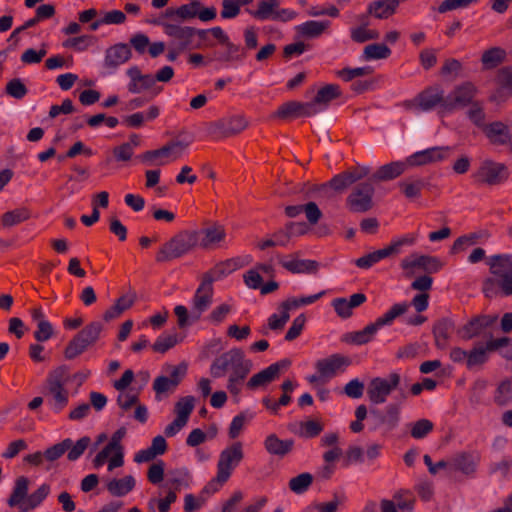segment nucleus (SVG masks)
<instances>
[{
    "mask_svg": "<svg viewBox=\"0 0 512 512\" xmlns=\"http://www.w3.org/2000/svg\"><path fill=\"white\" fill-rule=\"evenodd\" d=\"M124 447H116L107 443L94 457L92 463L95 468L107 465V471L120 468L124 465Z\"/></svg>",
    "mask_w": 512,
    "mask_h": 512,
    "instance_id": "obj_7",
    "label": "nucleus"
},
{
    "mask_svg": "<svg viewBox=\"0 0 512 512\" xmlns=\"http://www.w3.org/2000/svg\"><path fill=\"white\" fill-rule=\"evenodd\" d=\"M5 92L15 99H22L27 95L28 89L20 78H13L7 83Z\"/></svg>",
    "mask_w": 512,
    "mask_h": 512,
    "instance_id": "obj_53",
    "label": "nucleus"
},
{
    "mask_svg": "<svg viewBox=\"0 0 512 512\" xmlns=\"http://www.w3.org/2000/svg\"><path fill=\"white\" fill-rule=\"evenodd\" d=\"M418 257L420 261V269L427 273H435L442 267V263L436 257L429 255H420Z\"/></svg>",
    "mask_w": 512,
    "mask_h": 512,
    "instance_id": "obj_61",
    "label": "nucleus"
},
{
    "mask_svg": "<svg viewBox=\"0 0 512 512\" xmlns=\"http://www.w3.org/2000/svg\"><path fill=\"white\" fill-rule=\"evenodd\" d=\"M482 130L493 145H504L510 142L512 134L508 126L501 121L487 124Z\"/></svg>",
    "mask_w": 512,
    "mask_h": 512,
    "instance_id": "obj_18",
    "label": "nucleus"
},
{
    "mask_svg": "<svg viewBox=\"0 0 512 512\" xmlns=\"http://www.w3.org/2000/svg\"><path fill=\"white\" fill-rule=\"evenodd\" d=\"M213 293L208 291L196 290L193 297V319L198 320L201 314L207 310L212 303Z\"/></svg>",
    "mask_w": 512,
    "mask_h": 512,
    "instance_id": "obj_40",
    "label": "nucleus"
},
{
    "mask_svg": "<svg viewBox=\"0 0 512 512\" xmlns=\"http://www.w3.org/2000/svg\"><path fill=\"white\" fill-rule=\"evenodd\" d=\"M368 23L354 28L351 30V38L354 42L364 43L369 40H376L379 38V33L376 30H367Z\"/></svg>",
    "mask_w": 512,
    "mask_h": 512,
    "instance_id": "obj_52",
    "label": "nucleus"
},
{
    "mask_svg": "<svg viewBox=\"0 0 512 512\" xmlns=\"http://www.w3.org/2000/svg\"><path fill=\"white\" fill-rule=\"evenodd\" d=\"M351 360L347 356L334 354L316 362L317 372L322 376V381H329L336 374L343 372Z\"/></svg>",
    "mask_w": 512,
    "mask_h": 512,
    "instance_id": "obj_9",
    "label": "nucleus"
},
{
    "mask_svg": "<svg viewBox=\"0 0 512 512\" xmlns=\"http://www.w3.org/2000/svg\"><path fill=\"white\" fill-rule=\"evenodd\" d=\"M31 218V212L27 207H19L5 212L0 219L3 228H10Z\"/></svg>",
    "mask_w": 512,
    "mask_h": 512,
    "instance_id": "obj_29",
    "label": "nucleus"
},
{
    "mask_svg": "<svg viewBox=\"0 0 512 512\" xmlns=\"http://www.w3.org/2000/svg\"><path fill=\"white\" fill-rule=\"evenodd\" d=\"M118 389L117 402L123 410H128L137 404L138 391L133 386H116Z\"/></svg>",
    "mask_w": 512,
    "mask_h": 512,
    "instance_id": "obj_36",
    "label": "nucleus"
},
{
    "mask_svg": "<svg viewBox=\"0 0 512 512\" xmlns=\"http://www.w3.org/2000/svg\"><path fill=\"white\" fill-rule=\"evenodd\" d=\"M482 181L488 185H498L508 179V168L503 163L485 160L480 167Z\"/></svg>",
    "mask_w": 512,
    "mask_h": 512,
    "instance_id": "obj_10",
    "label": "nucleus"
},
{
    "mask_svg": "<svg viewBox=\"0 0 512 512\" xmlns=\"http://www.w3.org/2000/svg\"><path fill=\"white\" fill-rule=\"evenodd\" d=\"M355 182V177L348 169L340 174L335 175L329 182L325 184L315 185L311 191L327 192L330 188L335 193L341 194Z\"/></svg>",
    "mask_w": 512,
    "mask_h": 512,
    "instance_id": "obj_17",
    "label": "nucleus"
},
{
    "mask_svg": "<svg viewBox=\"0 0 512 512\" xmlns=\"http://www.w3.org/2000/svg\"><path fill=\"white\" fill-rule=\"evenodd\" d=\"M90 442H91L90 438L88 436H84V437L80 438L79 440H77L75 444L72 443L71 447L67 450L68 451L67 458L70 461L78 460L82 456L84 451L88 448V446L90 445Z\"/></svg>",
    "mask_w": 512,
    "mask_h": 512,
    "instance_id": "obj_57",
    "label": "nucleus"
},
{
    "mask_svg": "<svg viewBox=\"0 0 512 512\" xmlns=\"http://www.w3.org/2000/svg\"><path fill=\"white\" fill-rule=\"evenodd\" d=\"M294 445L291 439L282 440L275 434H270L264 441L266 451L275 456L283 457L288 454Z\"/></svg>",
    "mask_w": 512,
    "mask_h": 512,
    "instance_id": "obj_22",
    "label": "nucleus"
},
{
    "mask_svg": "<svg viewBox=\"0 0 512 512\" xmlns=\"http://www.w3.org/2000/svg\"><path fill=\"white\" fill-rule=\"evenodd\" d=\"M406 162H391L389 164H385L377 169V171L372 174L370 177V181L373 182H381L392 180L398 176H400L406 167Z\"/></svg>",
    "mask_w": 512,
    "mask_h": 512,
    "instance_id": "obj_21",
    "label": "nucleus"
},
{
    "mask_svg": "<svg viewBox=\"0 0 512 512\" xmlns=\"http://www.w3.org/2000/svg\"><path fill=\"white\" fill-rule=\"evenodd\" d=\"M44 395L47 404L56 413L60 412L68 403V392L63 386H49Z\"/></svg>",
    "mask_w": 512,
    "mask_h": 512,
    "instance_id": "obj_20",
    "label": "nucleus"
},
{
    "mask_svg": "<svg viewBox=\"0 0 512 512\" xmlns=\"http://www.w3.org/2000/svg\"><path fill=\"white\" fill-rule=\"evenodd\" d=\"M70 374L66 366H59L54 369L47 378V384H63L68 382Z\"/></svg>",
    "mask_w": 512,
    "mask_h": 512,
    "instance_id": "obj_63",
    "label": "nucleus"
},
{
    "mask_svg": "<svg viewBox=\"0 0 512 512\" xmlns=\"http://www.w3.org/2000/svg\"><path fill=\"white\" fill-rule=\"evenodd\" d=\"M54 334L53 327L50 322L41 320L37 324V330L34 333V337L38 342H45L49 340Z\"/></svg>",
    "mask_w": 512,
    "mask_h": 512,
    "instance_id": "obj_62",
    "label": "nucleus"
},
{
    "mask_svg": "<svg viewBox=\"0 0 512 512\" xmlns=\"http://www.w3.org/2000/svg\"><path fill=\"white\" fill-rule=\"evenodd\" d=\"M454 469L464 474H471L475 471L477 465V456L467 453L456 455L452 460Z\"/></svg>",
    "mask_w": 512,
    "mask_h": 512,
    "instance_id": "obj_41",
    "label": "nucleus"
},
{
    "mask_svg": "<svg viewBox=\"0 0 512 512\" xmlns=\"http://www.w3.org/2000/svg\"><path fill=\"white\" fill-rule=\"evenodd\" d=\"M179 342L176 333L158 337L152 345V349L158 353H165Z\"/></svg>",
    "mask_w": 512,
    "mask_h": 512,
    "instance_id": "obj_55",
    "label": "nucleus"
},
{
    "mask_svg": "<svg viewBox=\"0 0 512 512\" xmlns=\"http://www.w3.org/2000/svg\"><path fill=\"white\" fill-rule=\"evenodd\" d=\"M228 131L232 136L238 135L249 126V121L244 115L235 114L224 118Z\"/></svg>",
    "mask_w": 512,
    "mask_h": 512,
    "instance_id": "obj_47",
    "label": "nucleus"
},
{
    "mask_svg": "<svg viewBox=\"0 0 512 512\" xmlns=\"http://www.w3.org/2000/svg\"><path fill=\"white\" fill-rule=\"evenodd\" d=\"M50 490V485L46 483L41 484L36 491L27 496L24 507H22L23 511H29L39 507L49 495Z\"/></svg>",
    "mask_w": 512,
    "mask_h": 512,
    "instance_id": "obj_37",
    "label": "nucleus"
},
{
    "mask_svg": "<svg viewBox=\"0 0 512 512\" xmlns=\"http://www.w3.org/2000/svg\"><path fill=\"white\" fill-rule=\"evenodd\" d=\"M313 477L310 473H301L289 481V488L296 494L304 493L312 484Z\"/></svg>",
    "mask_w": 512,
    "mask_h": 512,
    "instance_id": "obj_49",
    "label": "nucleus"
},
{
    "mask_svg": "<svg viewBox=\"0 0 512 512\" xmlns=\"http://www.w3.org/2000/svg\"><path fill=\"white\" fill-rule=\"evenodd\" d=\"M426 128L427 124L423 119H415L410 123L407 138L412 147H416L419 144V138Z\"/></svg>",
    "mask_w": 512,
    "mask_h": 512,
    "instance_id": "obj_51",
    "label": "nucleus"
},
{
    "mask_svg": "<svg viewBox=\"0 0 512 512\" xmlns=\"http://www.w3.org/2000/svg\"><path fill=\"white\" fill-rule=\"evenodd\" d=\"M496 81L501 88L508 89L512 93V66L502 67L498 71Z\"/></svg>",
    "mask_w": 512,
    "mask_h": 512,
    "instance_id": "obj_64",
    "label": "nucleus"
},
{
    "mask_svg": "<svg viewBox=\"0 0 512 512\" xmlns=\"http://www.w3.org/2000/svg\"><path fill=\"white\" fill-rule=\"evenodd\" d=\"M372 418H375V422L379 421L381 422L382 424L386 425L387 429L388 430H391L393 429L397 423H398V410L396 407L394 406H391L388 411H387V414L383 417H380V415L378 413H371L370 415V418L369 419H372Z\"/></svg>",
    "mask_w": 512,
    "mask_h": 512,
    "instance_id": "obj_59",
    "label": "nucleus"
},
{
    "mask_svg": "<svg viewBox=\"0 0 512 512\" xmlns=\"http://www.w3.org/2000/svg\"><path fill=\"white\" fill-rule=\"evenodd\" d=\"M187 370L188 364L184 361L177 366H165V371L168 374L169 378H171L170 384H179L181 381H183L184 377L187 374Z\"/></svg>",
    "mask_w": 512,
    "mask_h": 512,
    "instance_id": "obj_58",
    "label": "nucleus"
},
{
    "mask_svg": "<svg viewBox=\"0 0 512 512\" xmlns=\"http://www.w3.org/2000/svg\"><path fill=\"white\" fill-rule=\"evenodd\" d=\"M136 294L130 293L128 295H123L115 301V304L106 310L103 314V320L105 322H110L111 320L120 316L124 311L132 307L136 300Z\"/></svg>",
    "mask_w": 512,
    "mask_h": 512,
    "instance_id": "obj_25",
    "label": "nucleus"
},
{
    "mask_svg": "<svg viewBox=\"0 0 512 512\" xmlns=\"http://www.w3.org/2000/svg\"><path fill=\"white\" fill-rule=\"evenodd\" d=\"M468 105L470 107L466 113L467 117L474 125L483 129L487 124H485L486 115L482 103L471 99L466 106Z\"/></svg>",
    "mask_w": 512,
    "mask_h": 512,
    "instance_id": "obj_44",
    "label": "nucleus"
},
{
    "mask_svg": "<svg viewBox=\"0 0 512 512\" xmlns=\"http://www.w3.org/2000/svg\"><path fill=\"white\" fill-rule=\"evenodd\" d=\"M329 21H307L303 24L296 26V31L299 36L303 38H316L322 35L329 27Z\"/></svg>",
    "mask_w": 512,
    "mask_h": 512,
    "instance_id": "obj_26",
    "label": "nucleus"
},
{
    "mask_svg": "<svg viewBox=\"0 0 512 512\" xmlns=\"http://www.w3.org/2000/svg\"><path fill=\"white\" fill-rule=\"evenodd\" d=\"M72 440L70 438L64 439L62 442L57 443L44 452V456L49 461H55L60 458L70 447Z\"/></svg>",
    "mask_w": 512,
    "mask_h": 512,
    "instance_id": "obj_56",
    "label": "nucleus"
},
{
    "mask_svg": "<svg viewBox=\"0 0 512 512\" xmlns=\"http://www.w3.org/2000/svg\"><path fill=\"white\" fill-rule=\"evenodd\" d=\"M165 28V33L168 36L184 40V39H191L193 35L196 33V29L193 27H181L174 24L165 23L163 24Z\"/></svg>",
    "mask_w": 512,
    "mask_h": 512,
    "instance_id": "obj_50",
    "label": "nucleus"
},
{
    "mask_svg": "<svg viewBox=\"0 0 512 512\" xmlns=\"http://www.w3.org/2000/svg\"><path fill=\"white\" fill-rule=\"evenodd\" d=\"M316 112L313 101L307 103L290 101L278 109L276 116L281 119H287L292 116H311L316 114Z\"/></svg>",
    "mask_w": 512,
    "mask_h": 512,
    "instance_id": "obj_16",
    "label": "nucleus"
},
{
    "mask_svg": "<svg viewBox=\"0 0 512 512\" xmlns=\"http://www.w3.org/2000/svg\"><path fill=\"white\" fill-rule=\"evenodd\" d=\"M402 0H377L368 5L367 13L377 19H387L392 16Z\"/></svg>",
    "mask_w": 512,
    "mask_h": 512,
    "instance_id": "obj_19",
    "label": "nucleus"
},
{
    "mask_svg": "<svg viewBox=\"0 0 512 512\" xmlns=\"http://www.w3.org/2000/svg\"><path fill=\"white\" fill-rule=\"evenodd\" d=\"M379 326H377L376 322L367 325L363 330L351 332L345 335L344 340L346 342L363 345L368 343L373 335L377 332Z\"/></svg>",
    "mask_w": 512,
    "mask_h": 512,
    "instance_id": "obj_34",
    "label": "nucleus"
},
{
    "mask_svg": "<svg viewBox=\"0 0 512 512\" xmlns=\"http://www.w3.org/2000/svg\"><path fill=\"white\" fill-rule=\"evenodd\" d=\"M409 305L407 303L394 304L389 311H387L382 317H379L375 322L377 326L382 327L389 325L397 317L405 314L408 310Z\"/></svg>",
    "mask_w": 512,
    "mask_h": 512,
    "instance_id": "obj_46",
    "label": "nucleus"
},
{
    "mask_svg": "<svg viewBox=\"0 0 512 512\" xmlns=\"http://www.w3.org/2000/svg\"><path fill=\"white\" fill-rule=\"evenodd\" d=\"M102 330L103 325L100 322L94 321L86 325L75 336L87 349L89 346L97 342Z\"/></svg>",
    "mask_w": 512,
    "mask_h": 512,
    "instance_id": "obj_27",
    "label": "nucleus"
},
{
    "mask_svg": "<svg viewBox=\"0 0 512 512\" xmlns=\"http://www.w3.org/2000/svg\"><path fill=\"white\" fill-rule=\"evenodd\" d=\"M323 430L321 422L313 419L300 421L292 426V432L302 438H313Z\"/></svg>",
    "mask_w": 512,
    "mask_h": 512,
    "instance_id": "obj_28",
    "label": "nucleus"
},
{
    "mask_svg": "<svg viewBox=\"0 0 512 512\" xmlns=\"http://www.w3.org/2000/svg\"><path fill=\"white\" fill-rule=\"evenodd\" d=\"M449 147H432L418 151L406 159V163L412 167L424 166L430 163L441 161L445 158L444 151H449Z\"/></svg>",
    "mask_w": 512,
    "mask_h": 512,
    "instance_id": "obj_13",
    "label": "nucleus"
},
{
    "mask_svg": "<svg viewBox=\"0 0 512 512\" xmlns=\"http://www.w3.org/2000/svg\"><path fill=\"white\" fill-rule=\"evenodd\" d=\"M198 242L197 231H183L172 237L159 250L156 260L168 262L179 258L192 250Z\"/></svg>",
    "mask_w": 512,
    "mask_h": 512,
    "instance_id": "obj_4",
    "label": "nucleus"
},
{
    "mask_svg": "<svg viewBox=\"0 0 512 512\" xmlns=\"http://www.w3.org/2000/svg\"><path fill=\"white\" fill-rule=\"evenodd\" d=\"M103 481L106 490L113 497H125L136 486V480L132 475H126L122 478L105 477Z\"/></svg>",
    "mask_w": 512,
    "mask_h": 512,
    "instance_id": "obj_15",
    "label": "nucleus"
},
{
    "mask_svg": "<svg viewBox=\"0 0 512 512\" xmlns=\"http://www.w3.org/2000/svg\"><path fill=\"white\" fill-rule=\"evenodd\" d=\"M370 179L357 184L347 197V205L351 211L365 213L373 207V195L375 188Z\"/></svg>",
    "mask_w": 512,
    "mask_h": 512,
    "instance_id": "obj_6",
    "label": "nucleus"
},
{
    "mask_svg": "<svg viewBox=\"0 0 512 512\" xmlns=\"http://www.w3.org/2000/svg\"><path fill=\"white\" fill-rule=\"evenodd\" d=\"M487 347L478 346L474 347L467 353L466 366L468 369H475L482 366L488 360Z\"/></svg>",
    "mask_w": 512,
    "mask_h": 512,
    "instance_id": "obj_43",
    "label": "nucleus"
},
{
    "mask_svg": "<svg viewBox=\"0 0 512 512\" xmlns=\"http://www.w3.org/2000/svg\"><path fill=\"white\" fill-rule=\"evenodd\" d=\"M253 368V362L248 359L241 348H232L216 356L210 365V375L213 379L227 384H244Z\"/></svg>",
    "mask_w": 512,
    "mask_h": 512,
    "instance_id": "obj_2",
    "label": "nucleus"
},
{
    "mask_svg": "<svg viewBox=\"0 0 512 512\" xmlns=\"http://www.w3.org/2000/svg\"><path fill=\"white\" fill-rule=\"evenodd\" d=\"M492 277L483 281L482 292L486 298H492L499 293L503 296H512V256L497 254L489 257L487 261Z\"/></svg>",
    "mask_w": 512,
    "mask_h": 512,
    "instance_id": "obj_3",
    "label": "nucleus"
},
{
    "mask_svg": "<svg viewBox=\"0 0 512 512\" xmlns=\"http://www.w3.org/2000/svg\"><path fill=\"white\" fill-rule=\"evenodd\" d=\"M290 365L291 361L289 359H282L254 374L249 380L246 381V384H266L276 381L279 378L280 373L288 369Z\"/></svg>",
    "mask_w": 512,
    "mask_h": 512,
    "instance_id": "obj_12",
    "label": "nucleus"
},
{
    "mask_svg": "<svg viewBox=\"0 0 512 512\" xmlns=\"http://www.w3.org/2000/svg\"><path fill=\"white\" fill-rule=\"evenodd\" d=\"M454 322L450 318L439 319L432 328V333L435 339V345L443 349L447 345L450 338V331L454 329Z\"/></svg>",
    "mask_w": 512,
    "mask_h": 512,
    "instance_id": "obj_23",
    "label": "nucleus"
},
{
    "mask_svg": "<svg viewBox=\"0 0 512 512\" xmlns=\"http://www.w3.org/2000/svg\"><path fill=\"white\" fill-rule=\"evenodd\" d=\"M166 484L171 486V490H180L188 488L191 482V475L186 468H177L170 470L167 475Z\"/></svg>",
    "mask_w": 512,
    "mask_h": 512,
    "instance_id": "obj_30",
    "label": "nucleus"
},
{
    "mask_svg": "<svg viewBox=\"0 0 512 512\" xmlns=\"http://www.w3.org/2000/svg\"><path fill=\"white\" fill-rule=\"evenodd\" d=\"M202 234L204 235V238L201 241V246L203 248H208L213 244L220 243L226 236L224 227L216 224L203 229Z\"/></svg>",
    "mask_w": 512,
    "mask_h": 512,
    "instance_id": "obj_39",
    "label": "nucleus"
},
{
    "mask_svg": "<svg viewBox=\"0 0 512 512\" xmlns=\"http://www.w3.org/2000/svg\"><path fill=\"white\" fill-rule=\"evenodd\" d=\"M280 264L291 273H316L319 263L315 260H282Z\"/></svg>",
    "mask_w": 512,
    "mask_h": 512,
    "instance_id": "obj_31",
    "label": "nucleus"
},
{
    "mask_svg": "<svg viewBox=\"0 0 512 512\" xmlns=\"http://www.w3.org/2000/svg\"><path fill=\"white\" fill-rule=\"evenodd\" d=\"M365 393L373 404H380L390 400L395 404H399L406 398L403 386H367Z\"/></svg>",
    "mask_w": 512,
    "mask_h": 512,
    "instance_id": "obj_8",
    "label": "nucleus"
},
{
    "mask_svg": "<svg viewBox=\"0 0 512 512\" xmlns=\"http://www.w3.org/2000/svg\"><path fill=\"white\" fill-rule=\"evenodd\" d=\"M29 488V481L26 477L21 476L16 479L15 486L13 492L8 499V505L11 507L20 506L21 504L24 506V502L27 498Z\"/></svg>",
    "mask_w": 512,
    "mask_h": 512,
    "instance_id": "obj_33",
    "label": "nucleus"
},
{
    "mask_svg": "<svg viewBox=\"0 0 512 512\" xmlns=\"http://www.w3.org/2000/svg\"><path fill=\"white\" fill-rule=\"evenodd\" d=\"M132 57V51L128 44L118 43L106 50L104 65L110 70H115L126 63Z\"/></svg>",
    "mask_w": 512,
    "mask_h": 512,
    "instance_id": "obj_14",
    "label": "nucleus"
},
{
    "mask_svg": "<svg viewBox=\"0 0 512 512\" xmlns=\"http://www.w3.org/2000/svg\"><path fill=\"white\" fill-rule=\"evenodd\" d=\"M498 319L497 315H478L473 317L461 329L458 330L459 336L464 340H470L482 332L483 329L493 325Z\"/></svg>",
    "mask_w": 512,
    "mask_h": 512,
    "instance_id": "obj_11",
    "label": "nucleus"
},
{
    "mask_svg": "<svg viewBox=\"0 0 512 512\" xmlns=\"http://www.w3.org/2000/svg\"><path fill=\"white\" fill-rule=\"evenodd\" d=\"M195 406V399L192 396L182 397L175 405L176 418L188 422L189 416Z\"/></svg>",
    "mask_w": 512,
    "mask_h": 512,
    "instance_id": "obj_48",
    "label": "nucleus"
},
{
    "mask_svg": "<svg viewBox=\"0 0 512 512\" xmlns=\"http://www.w3.org/2000/svg\"><path fill=\"white\" fill-rule=\"evenodd\" d=\"M86 350V347L81 342H79V339L76 336H74L66 346L64 350V356L66 359L72 360L81 355Z\"/></svg>",
    "mask_w": 512,
    "mask_h": 512,
    "instance_id": "obj_60",
    "label": "nucleus"
},
{
    "mask_svg": "<svg viewBox=\"0 0 512 512\" xmlns=\"http://www.w3.org/2000/svg\"><path fill=\"white\" fill-rule=\"evenodd\" d=\"M391 55L390 48L385 44L374 43L369 44L364 48L363 57L366 60L371 59H386Z\"/></svg>",
    "mask_w": 512,
    "mask_h": 512,
    "instance_id": "obj_45",
    "label": "nucleus"
},
{
    "mask_svg": "<svg viewBox=\"0 0 512 512\" xmlns=\"http://www.w3.org/2000/svg\"><path fill=\"white\" fill-rule=\"evenodd\" d=\"M507 53L501 47H491L485 50L481 56V62L485 69H494L506 60Z\"/></svg>",
    "mask_w": 512,
    "mask_h": 512,
    "instance_id": "obj_32",
    "label": "nucleus"
},
{
    "mask_svg": "<svg viewBox=\"0 0 512 512\" xmlns=\"http://www.w3.org/2000/svg\"><path fill=\"white\" fill-rule=\"evenodd\" d=\"M309 228L305 222H288L284 229L277 231L274 236L284 235L286 240L279 241V245L286 246L291 237L305 235Z\"/></svg>",
    "mask_w": 512,
    "mask_h": 512,
    "instance_id": "obj_35",
    "label": "nucleus"
},
{
    "mask_svg": "<svg viewBox=\"0 0 512 512\" xmlns=\"http://www.w3.org/2000/svg\"><path fill=\"white\" fill-rule=\"evenodd\" d=\"M254 418V413L251 411H244L234 416L229 426V437L231 439L237 438L243 428Z\"/></svg>",
    "mask_w": 512,
    "mask_h": 512,
    "instance_id": "obj_42",
    "label": "nucleus"
},
{
    "mask_svg": "<svg viewBox=\"0 0 512 512\" xmlns=\"http://www.w3.org/2000/svg\"><path fill=\"white\" fill-rule=\"evenodd\" d=\"M280 5V0H259L257 3L256 10L246 11L254 18L265 21L271 20L274 21L277 13L278 6Z\"/></svg>",
    "mask_w": 512,
    "mask_h": 512,
    "instance_id": "obj_24",
    "label": "nucleus"
},
{
    "mask_svg": "<svg viewBox=\"0 0 512 512\" xmlns=\"http://www.w3.org/2000/svg\"><path fill=\"white\" fill-rule=\"evenodd\" d=\"M433 423L428 419H420L411 424V436L415 439L426 437L433 430Z\"/></svg>",
    "mask_w": 512,
    "mask_h": 512,
    "instance_id": "obj_54",
    "label": "nucleus"
},
{
    "mask_svg": "<svg viewBox=\"0 0 512 512\" xmlns=\"http://www.w3.org/2000/svg\"><path fill=\"white\" fill-rule=\"evenodd\" d=\"M243 458L244 452L241 442H234L226 447L219 455L217 463V481L219 483H225Z\"/></svg>",
    "mask_w": 512,
    "mask_h": 512,
    "instance_id": "obj_5",
    "label": "nucleus"
},
{
    "mask_svg": "<svg viewBox=\"0 0 512 512\" xmlns=\"http://www.w3.org/2000/svg\"><path fill=\"white\" fill-rule=\"evenodd\" d=\"M341 96V91L336 84H327L320 88L313 99L314 106L316 104L327 106L332 100Z\"/></svg>",
    "mask_w": 512,
    "mask_h": 512,
    "instance_id": "obj_38",
    "label": "nucleus"
},
{
    "mask_svg": "<svg viewBox=\"0 0 512 512\" xmlns=\"http://www.w3.org/2000/svg\"><path fill=\"white\" fill-rule=\"evenodd\" d=\"M476 93V87L470 82L455 87L447 96L440 86H432L419 93L416 101L422 111H429L440 105L444 112H453L466 107Z\"/></svg>",
    "mask_w": 512,
    "mask_h": 512,
    "instance_id": "obj_1",
    "label": "nucleus"
}]
</instances>
